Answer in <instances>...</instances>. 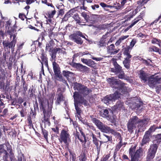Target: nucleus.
<instances>
[{
    "mask_svg": "<svg viewBox=\"0 0 161 161\" xmlns=\"http://www.w3.org/2000/svg\"><path fill=\"white\" fill-rule=\"evenodd\" d=\"M13 39L12 40V41H14V42L16 43V39H15L16 37V35L15 34H14L13 35Z\"/></svg>",
    "mask_w": 161,
    "mask_h": 161,
    "instance_id": "nucleus-64",
    "label": "nucleus"
},
{
    "mask_svg": "<svg viewBox=\"0 0 161 161\" xmlns=\"http://www.w3.org/2000/svg\"><path fill=\"white\" fill-rule=\"evenodd\" d=\"M81 15L84 18L86 21L87 22L89 17V15H88L85 12H82L81 13Z\"/></svg>",
    "mask_w": 161,
    "mask_h": 161,
    "instance_id": "nucleus-40",
    "label": "nucleus"
},
{
    "mask_svg": "<svg viewBox=\"0 0 161 161\" xmlns=\"http://www.w3.org/2000/svg\"><path fill=\"white\" fill-rule=\"evenodd\" d=\"M152 43L154 44H157L159 46H160L161 42L160 40L157 39L156 38H154L152 41Z\"/></svg>",
    "mask_w": 161,
    "mask_h": 161,
    "instance_id": "nucleus-34",
    "label": "nucleus"
},
{
    "mask_svg": "<svg viewBox=\"0 0 161 161\" xmlns=\"http://www.w3.org/2000/svg\"><path fill=\"white\" fill-rule=\"evenodd\" d=\"M100 5L103 7H108L109 8L111 7V6H109L106 5V4L104 3H101L100 4Z\"/></svg>",
    "mask_w": 161,
    "mask_h": 161,
    "instance_id": "nucleus-51",
    "label": "nucleus"
},
{
    "mask_svg": "<svg viewBox=\"0 0 161 161\" xmlns=\"http://www.w3.org/2000/svg\"><path fill=\"white\" fill-rule=\"evenodd\" d=\"M148 132H146L144 135V136L142 142L141 143V145L142 146L148 143L150 141V135L149 133H148Z\"/></svg>",
    "mask_w": 161,
    "mask_h": 161,
    "instance_id": "nucleus-19",
    "label": "nucleus"
},
{
    "mask_svg": "<svg viewBox=\"0 0 161 161\" xmlns=\"http://www.w3.org/2000/svg\"><path fill=\"white\" fill-rule=\"evenodd\" d=\"M91 58L94 60H95L97 61H100L103 59V58H95L92 56Z\"/></svg>",
    "mask_w": 161,
    "mask_h": 161,
    "instance_id": "nucleus-54",
    "label": "nucleus"
},
{
    "mask_svg": "<svg viewBox=\"0 0 161 161\" xmlns=\"http://www.w3.org/2000/svg\"><path fill=\"white\" fill-rule=\"evenodd\" d=\"M138 123H139L138 125L139 129L138 130V132L144 131L145 128L144 127H143V123L136 116H134L129 120L127 125L128 131L130 133H132L133 129L136 128V125Z\"/></svg>",
    "mask_w": 161,
    "mask_h": 161,
    "instance_id": "nucleus-4",
    "label": "nucleus"
},
{
    "mask_svg": "<svg viewBox=\"0 0 161 161\" xmlns=\"http://www.w3.org/2000/svg\"><path fill=\"white\" fill-rule=\"evenodd\" d=\"M73 124L77 133L76 138H77L82 143L84 142L85 143L86 142L85 136L83 134V132L81 131L80 128L78 126L77 124L74 123Z\"/></svg>",
    "mask_w": 161,
    "mask_h": 161,
    "instance_id": "nucleus-10",
    "label": "nucleus"
},
{
    "mask_svg": "<svg viewBox=\"0 0 161 161\" xmlns=\"http://www.w3.org/2000/svg\"><path fill=\"white\" fill-rule=\"evenodd\" d=\"M56 53L55 51H52L51 55V58L50 59L51 61L55 62Z\"/></svg>",
    "mask_w": 161,
    "mask_h": 161,
    "instance_id": "nucleus-35",
    "label": "nucleus"
},
{
    "mask_svg": "<svg viewBox=\"0 0 161 161\" xmlns=\"http://www.w3.org/2000/svg\"><path fill=\"white\" fill-rule=\"evenodd\" d=\"M130 47L129 46H127V47L124 48V51L123 53V54L124 56H127L130 55Z\"/></svg>",
    "mask_w": 161,
    "mask_h": 161,
    "instance_id": "nucleus-30",
    "label": "nucleus"
},
{
    "mask_svg": "<svg viewBox=\"0 0 161 161\" xmlns=\"http://www.w3.org/2000/svg\"><path fill=\"white\" fill-rule=\"evenodd\" d=\"M116 154H117L116 151H114V156H113V158H114V161H117V158H116Z\"/></svg>",
    "mask_w": 161,
    "mask_h": 161,
    "instance_id": "nucleus-61",
    "label": "nucleus"
},
{
    "mask_svg": "<svg viewBox=\"0 0 161 161\" xmlns=\"http://www.w3.org/2000/svg\"><path fill=\"white\" fill-rule=\"evenodd\" d=\"M103 141V143L107 142H112V139L111 136H110L103 134V136H102L101 139Z\"/></svg>",
    "mask_w": 161,
    "mask_h": 161,
    "instance_id": "nucleus-23",
    "label": "nucleus"
},
{
    "mask_svg": "<svg viewBox=\"0 0 161 161\" xmlns=\"http://www.w3.org/2000/svg\"><path fill=\"white\" fill-rule=\"evenodd\" d=\"M40 108L43 111L44 120L46 121H48L49 118L51 113V109L49 107L48 102L46 100L42 102Z\"/></svg>",
    "mask_w": 161,
    "mask_h": 161,
    "instance_id": "nucleus-5",
    "label": "nucleus"
},
{
    "mask_svg": "<svg viewBox=\"0 0 161 161\" xmlns=\"http://www.w3.org/2000/svg\"><path fill=\"white\" fill-rule=\"evenodd\" d=\"M157 128V127L156 126V125H154L152 126H151L150 128L149 129V130L146 132H148V133H149V135H150V133L152 132H153Z\"/></svg>",
    "mask_w": 161,
    "mask_h": 161,
    "instance_id": "nucleus-32",
    "label": "nucleus"
},
{
    "mask_svg": "<svg viewBox=\"0 0 161 161\" xmlns=\"http://www.w3.org/2000/svg\"><path fill=\"white\" fill-rule=\"evenodd\" d=\"M76 67L79 69L81 71L85 72H88L89 70V68L81 64L80 63L76 64Z\"/></svg>",
    "mask_w": 161,
    "mask_h": 161,
    "instance_id": "nucleus-22",
    "label": "nucleus"
},
{
    "mask_svg": "<svg viewBox=\"0 0 161 161\" xmlns=\"http://www.w3.org/2000/svg\"><path fill=\"white\" fill-rule=\"evenodd\" d=\"M107 80L112 87H118L119 91L123 93L126 92H128L130 91L126 84L122 82L120 80L116 79L114 77L108 78Z\"/></svg>",
    "mask_w": 161,
    "mask_h": 161,
    "instance_id": "nucleus-2",
    "label": "nucleus"
},
{
    "mask_svg": "<svg viewBox=\"0 0 161 161\" xmlns=\"http://www.w3.org/2000/svg\"><path fill=\"white\" fill-rule=\"evenodd\" d=\"M95 64L94 61L91 59H88V60L87 65L90 67H92L93 65Z\"/></svg>",
    "mask_w": 161,
    "mask_h": 161,
    "instance_id": "nucleus-42",
    "label": "nucleus"
},
{
    "mask_svg": "<svg viewBox=\"0 0 161 161\" xmlns=\"http://www.w3.org/2000/svg\"><path fill=\"white\" fill-rule=\"evenodd\" d=\"M35 25L39 27H42V24L41 22H37L36 24H35Z\"/></svg>",
    "mask_w": 161,
    "mask_h": 161,
    "instance_id": "nucleus-62",
    "label": "nucleus"
},
{
    "mask_svg": "<svg viewBox=\"0 0 161 161\" xmlns=\"http://www.w3.org/2000/svg\"><path fill=\"white\" fill-rule=\"evenodd\" d=\"M136 40H135L134 39L132 40L130 42V46L132 47H133L135 44V43H136Z\"/></svg>",
    "mask_w": 161,
    "mask_h": 161,
    "instance_id": "nucleus-56",
    "label": "nucleus"
},
{
    "mask_svg": "<svg viewBox=\"0 0 161 161\" xmlns=\"http://www.w3.org/2000/svg\"><path fill=\"white\" fill-rule=\"evenodd\" d=\"M74 88L75 90H77L78 92H75L73 95V97L75 101L78 102L80 103H83L85 105H87V102L86 100H80L81 96H85L88 95L91 92V90L88 89L86 87L82 85L79 83H75L74 84Z\"/></svg>",
    "mask_w": 161,
    "mask_h": 161,
    "instance_id": "nucleus-1",
    "label": "nucleus"
},
{
    "mask_svg": "<svg viewBox=\"0 0 161 161\" xmlns=\"http://www.w3.org/2000/svg\"><path fill=\"white\" fill-rule=\"evenodd\" d=\"M93 10H95L96 8H98L99 7V6L97 4H95L94 5H92L91 6Z\"/></svg>",
    "mask_w": 161,
    "mask_h": 161,
    "instance_id": "nucleus-59",
    "label": "nucleus"
},
{
    "mask_svg": "<svg viewBox=\"0 0 161 161\" xmlns=\"http://www.w3.org/2000/svg\"><path fill=\"white\" fill-rule=\"evenodd\" d=\"M26 3L27 4H30L34 2L33 0H26Z\"/></svg>",
    "mask_w": 161,
    "mask_h": 161,
    "instance_id": "nucleus-60",
    "label": "nucleus"
},
{
    "mask_svg": "<svg viewBox=\"0 0 161 161\" xmlns=\"http://www.w3.org/2000/svg\"><path fill=\"white\" fill-rule=\"evenodd\" d=\"M92 121L94 123L102 132L106 133H111L116 136H119V134L116 131L111 129L107 125L103 124L99 120L95 118H93L92 119Z\"/></svg>",
    "mask_w": 161,
    "mask_h": 161,
    "instance_id": "nucleus-3",
    "label": "nucleus"
},
{
    "mask_svg": "<svg viewBox=\"0 0 161 161\" xmlns=\"http://www.w3.org/2000/svg\"><path fill=\"white\" fill-rule=\"evenodd\" d=\"M130 61H127L126 60H124L123 61V63L124 64V66L125 67L128 69L130 67Z\"/></svg>",
    "mask_w": 161,
    "mask_h": 161,
    "instance_id": "nucleus-43",
    "label": "nucleus"
},
{
    "mask_svg": "<svg viewBox=\"0 0 161 161\" xmlns=\"http://www.w3.org/2000/svg\"><path fill=\"white\" fill-rule=\"evenodd\" d=\"M114 68H111L110 70L111 72L115 73L116 74H118L119 72H121L122 70L121 67L116 62L114 63Z\"/></svg>",
    "mask_w": 161,
    "mask_h": 161,
    "instance_id": "nucleus-21",
    "label": "nucleus"
},
{
    "mask_svg": "<svg viewBox=\"0 0 161 161\" xmlns=\"http://www.w3.org/2000/svg\"><path fill=\"white\" fill-rule=\"evenodd\" d=\"M102 115L103 117L106 118L111 122L114 123L115 121V117L113 116V112L110 109L104 110Z\"/></svg>",
    "mask_w": 161,
    "mask_h": 161,
    "instance_id": "nucleus-11",
    "label": "nucleus"
},
{
    "mask_svg": "<svg viewBox=\"0 0 161 161\" xmlns=\"http://www.w3.org/2000/svg\"><path fill=\"white\" fill-rule=\"evenodd\" d=\"M88 54L87 53H85L84 52H83V53H77V54H75L74 55V56L75 57L76 56H82L83 55H84L85 54Z\"/></svg>",
    "mask_w": 161,
    "mask_h": 161,
    "instance_id": "nucleus-50",
    "label": "nucleus"
},
{
    "mask_svg": "<svg viewBox=\"0 0 161 161\" xmlns=\"http://www.w3.org/2000/svg\"><path fill=\"white\" fill-rule=\"evenodd\" d=\"M11 22L9 20L7 21L6 22V24L5 25V28L6 30H9L10 26L11 25Z\"/></svg>",
    "mask_w": 161,
    "mask_h": 161,
    "instance_id": "nucleus-44",
    "label": "nucleus"
},
{
    "mask_svg": "<svg viewBox=\"0 0 161 161\" xmlns=\"http://www.w3.org/2000/svg\"><path fill=\"white\" fill-rule=\"evenodd\" d=\"M110 154H107L105 156H104L103 158L102 161H106L109 158Z\"/></svg>",
    "mask_w": 161,
    "mask_h": 161,
    "instance_id": "nucleus-49",
    "label": "nucleus"
},
{
    "mask_svg": "<svg viewBox=\"0 0 161 161\" xmlns=\"http://www.w3.org/2000/svg\"><path fill=\"white\" fill-rule=\"evenodd\" d=\"M53 66L55 75L56 77L59 78H61V75L60 74V68L58 64L55 62L53 61Z\"/></svg>",
    "mask_w": 161,
    "mask_h": 161,
    "instance_id": "nucleus-13",
    "label": "nucleus"
},
{
    "mask_svg": "<svg viewBox=\"0 0 161 161\" xmlns=\"http://www.w3.org/2000/svg\"><path fill=\"white\" fill-rule=\"evenodd\" d=\"M116 108L119 110H123L124 108L123 103L120 101L118 102L116 105Z\"/></svg>",
    "mask_w": 161,
    "mask_h": 161,
    "instance_id": "nucleus-28",
    "label": "nucleus"
},
{
    "mask_svg": "<svg viewBox=\"0 0 161 161\" xmlns=\"http://www.w3.org/2000/svg\"><path fill=\"white\" fill-rule=\"evenodd\" d=\"M105 35L103 36L98 42V45L99 47H105L106 46V39L105 38Z\"/></svg>",
    "mask_w": 161,
    "mask_h": 161,
    "instance_id": "nucleus-26",
    "label": "nucleus"
},
{
    "mask_svg": "<svg viewBox=\"0 0 161 161\" xmlns=\"http://www.w3.org/2000/svg\"><path fill=\"white\" fill-rule=\"evenodd\" d=\"M63 74L64 75L68 78L69 76H72L73 75V73L68 71L64 70L63 71Z\"/></svg>",
    "mask_w": 161,
    "mask_h": 161,
    "instance_id": "nucleus-31",
    "label": "nucleus"
},
{
    "mask_svg": "<svg viewBox=\"0 0 161 161\" xmlns=\"http://www.w3.org/2000/svg\"><path fill=\"white\" fill-rule=\"evenodd\" d=\"M69 134L68 131L64 129L62 130L60 134L59 140L61 143L63 142L66 144L68 140L69 139Z\"/></svg>",
    "mask_w": 161,
    "mask_h": 161,
    "instance_id": "nucleus-12",
    "label": "nucleus"
},
{
    "mask_svg": "<svg viewBox=\"0 0 161 161\" xmlns=\"http://www.w3.org/2000/svg\"><path fill=\"white\" fill-rule=\"evenodd\" d=\"M140 72V78L143 81L144 83H146L149 77L148 75L142 70H141Z\"/></svg>",
    "mask_w": 161,
    "mask_h": 161,
    "instance_id": "nucleus-20",
    "label": "nucleus"
},
{
    "mask_svg": "<svg viewBox=\"0 0 161 161\" xmlns=\"http://www.w3.org/2000/svg\"><path fill=\"white\" fill-rule=\"evenodd\" d=\"M120 93L116 91L113 94L106 96L104 98L103 101L105 103L108 104L118 99L120 97Z\"/></svg>",
    "mask_w": 161,
    "mask_h": 161,
    "instance_id": "nucleus-9",
    "label": "nucleus"
},
{
    "mask_svg": "<svg viewBox=\"0 0 161 161\" xmlns=\"http://www.w3.org/2000/svg\"><path fill=\"white\" fill-rule=\"evenodd\" d=\"M2 153H3L4 154H5L3 156V159H5L6 161H8V158H9L11 161H12L13 159L14 154L12 153L11 150L9 152L10 155L9 157H8V154L6 151L0 148V154Z\"/></svg>",
    "mask_w": 161,
    "mask_h": 161,
    "instance_id": "nucleus-16",
    "label": "nucleus"
},
{
    "mask_svg": "<svg viewBox=\"0 0 161 161\" xmlns=\"http://www.w3.org/2000/svg\"><path fill=\"white\" fill-rule=\"evenodd\" d=\"M19 17L22 20H24L26 18L25 15L23 13H20L19 14Z\"/></svg>",
    "mask_w": 161,
    "mask_h": 161,
    "instance_id": "nucleus-45",
    "label": "nucleus"
},
{
    "mask_svg": "<svg viewBox=\"0 0 161 161\" xmlns=\"http://www.w3.org/2000/svg\"><path fill=\"white\" fill-rule=\"evenodd\" d=\"M24 45V42L20 43L19 45L18 44V48L17 51H19L20 50L23 48V47Z\"/></svg>",
    "mask_w": 161,
    "mask_h": 161,
    "instance_id": "nucleus-47",
    "label": "nucleus"
},
{
    "mask_svg": "<svg viewBox=\"0 0 161 161\" xmlns=\"http://www.w3.org/2000/svg\"><path fill=\"white\" fill-rule=\"evenodd\" d=\"M42 132L43 135L44 137L46 139V140L47 141L48 140V132L45 129H42Z\"/></svg>",
    "mask_w": 161,
    "mask_h": 161,
    "instance_id": "nucleus-39",
    "label": "nucleus"
},
{
    "mask_svg": "<svg viewBox=\"0 0 161 161\" xmlns=\"http://www.w3.org/2000/svg\"><path fill=\"white\" fill-rule=\"evenodd\" d=\"M155 75H152L149 76L147 80L148 84L152 88L157 86V84H161V77L158 76H155Z\"/></svg>",
    "mask_w": 161,
    "mask_h": 161,
    "instance_id": "nucleus-7",
    "label": "nucleus"
},
{
    "mask_svg": "<svg viewBox=\"0 0 161 161\" xmlns=\"http://www.w3.org/2000/svg\"><path fill=\"white\" fill-rule=\"evenodd\" d=\"M125 56V58L124 60H126L127 61H130V59L131 57V55H129L127 56Z\"/></svg>",
    "mask_w": 161,
    "mask_h": 161,
    "instance_id": "nucleus-53",
    "label": "nucleus"
},
{
    "mask_svg": "<svg viewBox=\"0 0 161 161\" xmlns=\"http://www.w3.org/2000/svg\"><path fill=\"white\" fill-rule=\"evenodd\" d=\"M142 19V17L141 15H139L137 17L135 18L134 21H132L131 24L129 25V28H131L139 20Z\"/></svg>",
    "mask_w": 161,
    "mask_h": 161,
    "instance_id": "nucleus-27",
    "label": "nucleus"
},
{
    "mask_svg": "<svg viewBox=\"0 0 161 161\" xmlns=\"http://www.w3.org/2000/svg\"><path fill=\"white\" fill-rule=\"evenodd\" d=\"M129 36L128 35L121 36L119 39L116 42L115 45H119L123 40L127 38Z\"/></svg>",
    "mask_w": 161,
    "mask_h": 161,
    "instance_id": "nucleus-29",
    "label": "nucleus"
},
{
    "mask_svg": "<svg viewBox=\"0 0 161 161\" xmlns=\"http://www.w3.org/2000/svg\"><path fill=\"white\" fill-rule=\"evenodd\" d=\"M114 44H111L110 46L107 47V52L110 55H115L117 54L119 49H116Z\"/></svg>",
    "mask_w": 161,
    "mask_h": 161,
    "instance_id": "nucleus-14",
    "label": "nucleus"
},
{
    "mask_svg": "<svg viewBox=\"0 0 161 161\" xmlns=\"http://www.w3.org/2000/svg\"><path fill=\"white\" fill-rule=\"evenodd\" d=\"M75 11L74 9H71L68 12L64 15V19L66 21L72 15L74 14Z\"/></svg>",
    "mask_w": 161,
    "mask_h": 161,
    "instance_id": "nucleus-25",
    "label": "nucleus"
},
{
    "mask_svg": "<svg viewBox=\"0 0 161 161\" xmlns=\"http://www.w3.org/2000/svg\"><path fill=\"white\" fill-rule=\"evenodd\" d=\"M52 130L55 132L58 133V130L59 129L58 128L56 127L55 128H53L52 129Z\"/></svg>",
    "mask_w": 161,
    "mask_h": 161,
    "instance_id": "nucleus-55",
    "label": "nucleus"
},
{
    "mask_svg": "<svg viewBox=\"0 0 161 161\" xmlns=\"http://www.w3.org/2000/svg\"><path fill=\"white\" fill-rule=\"evenodd\" d=\"M75 106L76 111V114H78V115H80L81 112V110L78 107V104L76 103L75 102Z\"/></svg>",
    "mask_w": 161,
    "mask_h": 161,
    "instance_id": "nucleus-38",
    "label": "nucleus"
},
{
    "mask_svg": "<svg viewBox=\"0 0 161 161\" xmlns=\"http://www.w3.org/2000/svg\"><path fill=\"white\" fill-rule=\"evenodd\" d=\"M73 18L77 22V23H80L81 22L80 21V18H79V15L77 14H75L73 16Z\"/></svg>",
    "mask_w": 161,
    "mask_h": 161,
    "instance_id": "nucleus-37",
    "label": "nucleus"
},
{
    "mask_svg": "<svg viewBox=\"0 0 161 161\" xmlns=\"http://www.w3.org/2000/svg\"><path fill=\"white\" fill-rule=\"evenodd\" d=\"M100 17L99 15L94 14L93 15V18L95 19V20H94V22H97L98 21L97 18H99Z\"/></svg>",
    "mask_w": 161,
    "mask_h": 161,
    "instance_id": "nucleus-52",
    "label": "nucleus"
},
{
    "mask_svg": "<svg viewBox=\"0 0 161 161\" xmlns=\"http://www.w3.org/2000/svg\"><path fill=\"white\" fill-rule=\"evenodd\" d=\"M41 58L42 59L41 61L39 58H38V60L41 62L42 64V70L43 72V74H44L43 65L44 64L47 67H48V61L45 54L43 53H42L41 56Z\"/></svg>",
    "mask_w": 161,
    "mask_h": 161,
    "instance_id": "nucleus-15",
    "label": "nucleus"
},
{
    "mask_svg": "<svg viewBox=\"0 0 161 161\" xmlns=\"http://www.w3.org/2000/svg\"><path fill=\"white\" fill-rule=\"evenodd\" d=\"M56 98V103L59 104L63 100V96L60 91H58Z\"/></svg>",
    "mask_w": 161,
    "mask_h": 161,
    "instance_id": "nucleus-24",
    "label": "nucleus"
},
{
    "mask_svg": "<svg viewBox=\"0 0 161 161\" xmlns=\"http://www.w3.org/2000/svg\"><path fill=\"white\" fill-rule=\"evenodd\" d=\"M79 161H88L84 154H82L79 157Z\"/></svg>",
    "mask_w": 161,
    "mask_h": 161,
    "instance_id": "nucleus-36",
    "label": "nucleus"
},
{
    "mask_svg": "<svg viewBox=\"0 0 161 161\" xmlns=\"http://www.w3.org/2000/svg\"><path fill=\"white\" fill-rule=\"evenodd\" d=\"M78 36L81 37L86 40V38L82 33L79 31H76L73 34L70 35L69 36V38L70 40L73 41L77 44L81 45L83 43V41Z\"/></svg>",
    "mask_w": 161,
    "mask_h": 161,
    "instance_id": "nucleus-6",
    "label": "nucleus"
},
{
    "mask_svg": "<svg viewBox=\"0 0 161 161\" xmlns=\"http://www.w3.org/2000/svg\"><path fill=\"white\" fill-rule=\"evenodd\" d=\"M93 143L96 145L97 150H99V144L98 143V141L94 142H93Z\"/></svg>",
    "mask_w": 161,
    "mask_h": 161,
    "instance_id": "nucleus-58",
    "label": "nucleus"
},
{
    "mask_svg": "<svg viewBox=\"0 0 161 161\" xmlns=\"http://www.w3.org/2000/svg\"><path fill=\"white\" fill-rule=\"evenodd\" d=\"M16 43L14 41H11L10 42H7L3 41V44L4 48L6 47L11 49V51L13 52L14 51V47L16 44Z\"/></svg>",
    "mask_w": 161,
    "mask_h": 161,
    "instance_id": "nucleus-18",
    "label": "nucleus"
},
{
    "mask_svg": "<svg viewBox=\"0 0 161 161\" xmlns=\"http://www.w3.org/2000/svg\"><path fill=\"white\" fill-rule=\"evenodd\" d=\"M136 146L135 145L133 147H131L129 150V154L131 156V158L133 156L135 153Z\"/></svg>",
    "mask_w": 161,
    "mask_h": 161,
    "instance_id": "nucleus-33",
    "label": "nucleus"
},
{
    "mask_svg": "<svg viewBox=\"0 0 161 161\" xmlns=\"http://www.w3.org/2000/svg\"><path fill=\"white\" fill-rule=\"evenodd\" d=\"M149 0H141L138 2V4L141 5H143L146 4Z\"/></svg>",
    "mask_w": 161,
    "mask_h": 161,
    "instance_id": "nucleus-46",
    "label": "nucleus"
},
{
    "mask_svg": "<svg viewBox=\"0 0 161 161\" xmlns=\"http://www.w3.org/2000/svg\"><path fill=\"white\" fill-rule=\"evenodd\" d=\"M88 60L87 59H85L84 58H81V61L84 64L87 65Z\"/></svg>",
    "mask_w": 161,
    "mask_h": 161,
    "instance_id": "nucleus-57",
    "label": "nucleus"
},
{
    "mask_svg": "<svg viewBox=\"0 0 161 161\" xmlns=\"http://www.w3.org/2000/svg\"><path fill=\"white\" fill-rule=\"evenodd\" d=\"M122 140H121L120 141V142L117 145L116 148L115 149V151H118L120 147L122 146Z\"/></svg>",
    "mask_w": 161,
    "mask_h": 161,
    "instance_id": "nucleus-41",
    "label": "nucleus"
},
{
    "mask_svg": "<svg viewBox=\"0 0 161 161\" xmlns=\"http://www.w3.org/2000/svg\"><path fill=\"white\" fill-rule=\"evenodd\" d=\"M158 148V144L154 142L153 144L151 145L148 150L147 157V161H150L154 157Z\"/></svg>",
    "mask_w": 161,
    "mask_h": 161,
    "instance_id": "nucleus-8",
    "label": "nucleus"
},
{
    "mask_svg": "<svg viewBox=\"0 0 161 161\" xmlns=\"http://www.w3.org/2000/svg\"><path fill=\"white\" fill-rule=\"evenodd\" d=\"M153 51H154L155 52H158L159 51V49L158 47H155V46H153Z\"/></svg>",
    "mask_w": 161,
    "mask_h": 161,
    "instance_id": "nucleus-63",
    "label": "nucleus"
},
{
    "mask_svg": "<svg viewBox=\"0 0 161 161\" xmlns=\"http://www.w3.org/2000/svg\"><path fill=\"white\" fill-rule=\"evenodd\" d=\"M142 152V149L141 147H140L138 150L134 153L131 157V161H137L138 158L141 155V153Z\"/></svg>",
    "mask_w": 161,
    "mask_h": 161,
    "instance_id": "nucleus-17",
    "label": "nucleus"
},
{
    "mask_svg": "<svg viewBox=\"0 0 161 161\" xmlns=\"http://www.w3.org/2000/svg\"><path fill=\"white\" fill-rule=\"evenodd\" d=\"M120 74L118 76V77L120 79H123L124 77V73L123 70L121 72H119Z\"/></svg>",
    "mask_w": 161,
    "mask_h": 161,
    "instance_id": "nucleus-48",
    "label": "nucleus"
}]
</instances>
